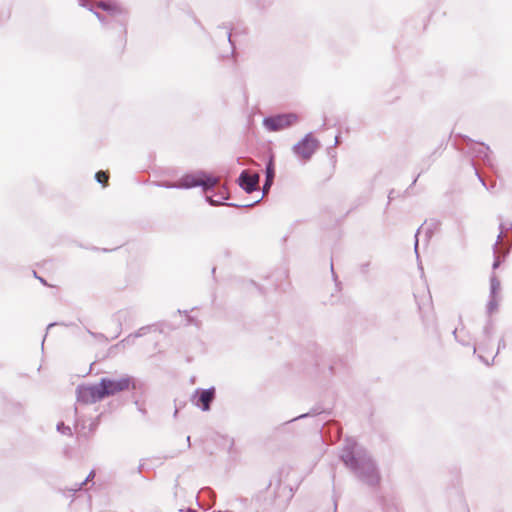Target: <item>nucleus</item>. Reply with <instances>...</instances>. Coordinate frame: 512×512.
<instances>
[{"mask_svg":"<svg viewBox=\"0 0 512 512\" xmlns=\"http://www.w3.org/2000/svg\"><path fill=\"white\" fill-rule=\"evenodd\" d=\"M339 457L355 477L365 485L375 488L380 484L381 475L370 453L352 438H346Z\"/></svg>","mask_w":512,"mask_h":512,"instance_id":"1","label":"nucleus"},{"mask_svg":"<svg viewBox=\"0 0 512 512\" xmlns=\"http://www.w3.org/2000/svg\"><path fill=\"white\" fill-rule=\"evenodd\" d=\"M459 139L460 141L455 140L454 145L458 150L470 156V163L474 170L478 169L475 163L476 160H480L485 166L494 169L491 158L492 152L488 145L483 142L474 141L468 136L459 135Z\"/></svg>","mask_w":512,"mask_h":512,"instance_id":"2","label":"nucleus"},{"mask_svg":"<svg viewBox=\"0 0 512 512\" xmlns=\"http://www.w3.org/2000/svg\"><path fill=\"white\" fill-rule=\"evenodd\" d=\"M218 184V178L208 174L203 170L195 173L184 174L176 183H164L161 186L165 188L190 189L201 187L204 193L214 191Z\"/></svg>","mask_w":512,"mask_h":512,"instance_id":"3","label":"nucleus"},{"mask_svg":"<svg viewBox=\"0 0 512 512\" xmlns=\"http://www.w3.org/2000/svg\"><path fill=\"white\" fill-rule=\"evenodd\" d=\"M104 399L114 396L117 393L126 391L130 388L136 389V384L133 378L129 375H124L119 379L109 377H102L99 381Z\"/></svg>","mask_w":512,"mask_h":512,"instance_id":"4","label":"nucleus"},{"mask_svg":"<svg viewBox=\"0 0 512 512\" xmlns=\"http://www.w3.org/2000/svg\"><path fill=\"white\" fill-rule=\"evenodd\" d=\"M286 488L281 485V481L278 479L273 485L272 482L268 484L265 491L257 496V501L260 503V507L263 510H272L283 506V502L280 500V490Z\"/></svg>","mask_w":512,"mask_h":512,"instance_id":"5","label":"nucleus"},{"mask_svg":"<svg viewBox=\"0 0 512 512\" xmlns=\"http://www.w3.org/2000/svg\"><path fill=\"white\" fill-rule=\"evenodd\" d=\"M320 146V141L309 132L299 142L293 145L292 151L302 160L309 161Z\"/></svg>","mask_w":512,"mask_h":512,"instance_id":"6","label":"nucleus"},{"mask_svg":"<svg viewBox=\"0 0 512 512\" xmlns=\"http://www.w3.org/2000/svg\"><path fill=\"white\" fill-rule=\"evenodd\" d=\"M298 115L296 113H282L267 116L263 119V126L271 132H277L285 128H289L298 122Z\"/></svg>","mask_w":512,"mask_h":512,"instance_id":"7","label":"nucleus"},{"mask_svg":"<svg viewBox=\"0 0 512 512\" xmlns=\"http://www.w3.org/2000/svg\"><path fill=\"white\" fill-rule=\"evenodd\" d=\"M76 398L79 403L94 404L104 399L100 384L78 385Z\"/></svg>","mask_w":512,"mask_h":512,"instance_id":"8","label":"nucleus"},{"mask_svg":"<svg viewBox=\"0 0 512 512\" xmlns=\"http://www.w3.org/2000/svg\"><path fill=\"white\" fill-rule=\"evenodd\" d=\"M215 397V387H210L207 389L198 388L195 390L192 396V402L199 409H201L204 412H207L211 409V404L214 401Z\"/></svg>","mask_w":512,"mask_h":512,"instance_id":"9","label":"nucleus"},{"mask_svg":"<svg viewBox=\"0 0 512 512\" xmlns=\"http://www.w3.org/2000/svg\"><path fill=\"white\" fill-rule=\"evenodd\" d=\"M259 179V174L243 170L237 179V183L246 193L251 194L258 189Z\"/></svg>","mask_w":512,"mask_h":512,"instance_id":"10","label":"nucleus"},{"mask_svg":"<svg viewBox=\"0 0 512 512\" xmlns=\"http://www.w3.org/2000/svg\"><path fill=\"white\" fill-rule=\"evenodd\" d=\"M213 195H208V193H205V200L211 205V206H218L222 204L223 200H227L229 198V193L226 189V187L222 186L219 187L217 191H213Z\"/></svg>","mask_w":512,"mask_h":512,"instance_id":"11","label":"nucleus"},{"mask_svg":"<svg viewBox=\"0 0 512 512\" xmlns=\"http://www.w3.org/2000/svg\"><path fill=\"white\" fill-rule=\"evenodd\" d=\"M438 225H439V222L436 220H431L430 222L425 221L424 224L417 229V231L415 233V243H414V249H415V253L417 255H418V243H419L418 235L420 234L421 230L425 229L426 237L430 238L433 234V231L435 229H437Z\"/></svg>","mask_w":512,"mask_h":512,"instance_id":"12","label":"nucleus"},{"mask_svg":"<svg viewBox=\"0 0 512 512\" xmlns=\"http://www.w3.org/2000/svg\"><path fill=\"white\" fill-rule=\"evenodd\" d=\"M274 177H275V166H274V161L273 159H270L267 163H266V167H265V183L263 185V194H266L272 184H273V181H274Z\"/></svg>","mask_w":512,"mask_h":512,"instance_id":"13","label":"nucleus"},{"mask_svg":"<svg viewBox=\"0 0 512 512\" xmlns=\"http://www.w3.org/2000/svg\"><path fill=\"white\" fill-rule=\"evenodd\" d=\"M97 7L102 9L103 11L109 13L111 16H117V15H121L123 12H122V9L116 4V2L114 1H99L97 3Z\"/></svg>","mask_w":512,"mask_h":512,"instance_id":"14","label":"nucleus"},{"mask_svg":"<svg viewBox=\"0 0 512 512\" xmlns=\"http://www.w3.org/2000/svg\"><path fill=\"white\" fill-rule=\"evenodd\" d=\"M504 224L503 223H500L499 225V234L497 236V239L495 241V243L493 244V253H494V261H493V264H492V268L495 270L497 269L501 263H502V259L501 257L497 254V251H498V246H499V243L503 237V233H504Z\"/></svg>","mask_w":512,"mask_h":512,"instance_id":"15","label":"nucleus"},{"mask_svg":"<svg viewBox=\"0 0 512 512\" xmlns=\"http://www.w3.org/2000/svg\"><path fill=\"white\" fill-rule=\"evenodd\" d=\"M493 330H494L493 322L489 318L487 320L486 325L483 328V334L485 337V341L479 344V346H478L479 350H484L486 348V346L488 345V342L492 339Z\"/></svg>","mask_w":512,"mask_h":512,"instance_id":"16","label":"nucleus"},{"mask_svg":"<svg viewBox=\"0 0 512 512\" xmlns=\"http://www.w3.org/2000/svg\"><path fill=\"white\" fill-rule=\"evenodd\" d=\"M78 4L79 6L87 8L89 11H91L102 24L108 23L107 18L103 14L94 10V6L89 0H78Z\"/></svg>","mask_w":512,"mask_h":512,"instance_id":"17","label":"nucleus"},{"mask_svg":"<svg viewBox=\"0 0 512 512\" xmlns=\"http://www.w3.org/2000/svg\"><path fill=\"white\" fill-rule=\"evenodd\" d=\"M320 413H321V411H320L318 408H312L309 412H307V413H303V414H301V415H299V416H297V417L292 418V419H291V420H289V421L284 422V423L279 427V429H280V428H284V427L288 426L289 424H291L292 422L297 421V420H299V419H305V418H308V417H313V416H316V415H318V414H320Z\"/></svg>","mask_w":512,"mask_h":512,"instance_id":"18","label":"nucleus"},{"mask_svg":"<svg viewBox=\"0 0 512 512\" xmlns=\"http://www.w3.org/2000/svg\"><path fill=\"white\" fill-rule=\"evenodd\" d=\"M501 288L500 280L496 277L495 274H492L490 277V293L489 296L497 297Z\"/></svg>","mask_w":512,"mask_h":512,"instance_id":"19","label":"nucleus"},{"mask_svg":"<svg viewBox=\"0 0 512 512\" xmlns=\"http://www.w3.org/2000/svg\"><path fill=\"white\" fill-rule=\"evenodd\" d=\"M475 175L477 176L478 180L480 181L483 187H485L490 192H494L497 186L496 181H492L490 185H487L485 178L482 177L478 169H475Z\"/></svg>","mask_w":512,"mask_h":512,"instance_id":"20","label":"nucleus"},{"mask_svg":"<svg viewBox=\"0 0 512 512\" xmlns=\"http://www.w3.org/2000/svg\"><path fill=\"white\" fill-rule=\"evenodd\" d=\"M498 309V299L497 297L489 296V300L486 306V311L488 316L493 314Z\"/></svg>","mask_w":512,"mask_h":512,"instance_id":"21","label":"nucleus"},{"mask_svg":"<svg viewBox=\"0 0 512 512\" xmlns=\"http://www.w3.org/2000/svg\"><path fill=\"white\" fill-rule=\"evenodd\" d=\"M108 179H109V174L106 171L100 170V171L95 173V180L98 183L102 184L103 186L107 185Z\"/></svg>","mask_w":512,"mask_h":512,"instance_id":"22","label":"nucleus"},{"mask_svg":"<svg viewBox=\"0 0 512 512\" xmlns=\"http://www.w3.org/2000/svg\"><path fill=\"white\" fill-rule=\"evenodd\" d=\"M59 433L67 436H72V430L69 426L65 425L64 422H59L56 426Z\"/></svg>","mask_w":512,"mask_h":512,"instance_id":"23","label":"nucleus"},{"mask_svg":"<svg viewBox=\"0 0 512 512\" xmlns=\"http://www.w3.org/2000/svg\"><path fill=\"white\" fill-rule=\"evenodd\" d=\"M153 327H154V325L142 326L136 332L133 333V336H137V338L142 337V336L146 335L147 333H149Z\"/></svg>","mask_w":512,"mask_h":512,"instance_id":"24","label":"nucleus"},{"mask_svg":"<svg viewBox=\"0 0 512 512\" xmlns=\"http://www.w3.org/2000/svg\"><path fill=\"white\" fill-rule=\"evenodd\" d=\"M137 338V336H133V333L129 334L127 337H125L124 339H122L120 341V345L122 346H131L135 343V339Z\"/></svg>","mask_w":512,"mask_h":512,"instance_id":"25","label":"nucleus"},{"mask_svg":"<svg viewBox=\"0 0 512 512\" xmlns=\"http://www.w3.org/2000/svg\"><path fill=\"white\" fill-rule=\"evenodd\" d=\"M95 476V472L91 471L89 475L86 477V479L81 482L80 484H77L75 488L70 489V492H76L82 488L83 485H85L90 479H92Z\"/></svg>","mask_w":512,"mask_h":512,"instance_id":"26","label":"nucleus"},{"mask_svg":"<svg viewBox=\"0 0 512 512\" xmlns=\"http://www.w3.org/2000/svg\"><path fill=\"white\" fill-rule=\"evenodd\" d=\"M261 199L259 200H256L255 202L253 203H249V204H236V203H225L226 206H229V207H236V208H250L254 205H256L257 203L260 202Z\"/></svg>","mask_w":512,"mask_h":512,"instance_id":"27","label":"nucleus"},{"mask_svg":"<svg viewBox=\"0 0 512 512\" xmlns=\"http://www.w3.org/2000/svg\"><path fill=\"white\" fill-rule=\"evenodd\" d=\"M219 28H225V29L228 30V32H227V39H228L230 45L232 46V48L234 49L235 46H234V43H233V41L231 39V28L228 25H225V24H223L222 26H219Z\"/></svg>","mask_w":512,"mask_h":512,"instance_id":"28","label":"nucleus"},{"mask_svg":"<svg viewBox=\"0 0 512 512\" xmlns=\"http://www.w3.org/2000/svg\"><path fill=\"white\" fill-rule=\"evenodd\" d=\"M369 267H370V262H365V263H362L359 267L360 269V272L362 274H367L369 272Z\"/></svg>","mask_w":512,"mask_h":512,"instance_id":"29","label":"nucleus"},{"mask_svg":"<svg viewBox=\"0 0 512 512\" xmlns=\"http://www.w3.org/2000/svg\"><path fill=\"white\" fill-rule=\"evenodd\" d=\"M330 269H331V274H332V277H333V279L335 281V284H336V286H338L340 284V282L338 281L337 275H336V273L334 271L333 261H331Z\"/></svg>","mask_w":512,"mask_h":512,"instance_id":"30","label":"nucleus"},{"mask_svg":"<svg viewBox=\"0 0 512 512\" xmlns=\"http://www.w3.org/2000/svg\"><path fill=\"white\" fill-rule=\"evenodd\" d=\"M506 347V343H505V340L504 338H501L498 342V347H497V352H496V355L499 353V351L501 349H504Z\"/></svg>","mask_w":512,"mask_h":512,"instance_id":"31","label":"nucleus"},{"mask_svg":"<svg viewBox=\"0 0 512 512\" xmlns=\"http://www.w3.org/2000/svg\"><path fill=\"white\" fill-rule=\"evenodd\" d=\"M452 333H453V336H454V338L456 339V341H458V342H459V343H461L462 345H468V343H466V342H464L463 340H461V339H459V338H458V335H457L458 330H457V328H455V329L453 330V332H452Z\"/></svg>","mask_w":512,"mask_h":512,"instance_id":"32","label":"nucleus"},{"mask_svg":"<svg viewBox=\"0 0 512 512\" xmlns=\"http://www.w3.org/2000/svg\"><path fill=\"white\" fill-rule=\"evenodd\" d=\"M394 197H395V190H394V189H391V190L389 191V193H388V200H389V201H388V204L390 203V201H391L392 199H394Z\"/></svg>","mask_w":512,"mask_h":512,"instance_id":"33","label":"nucleus"},{"mask_svg":"<svg viewBox=\"0 0 512 512\" xmlns=\"http://www.w3.org/2000/svg\"><path fill=\"white\" fill-rule=\"evenodd\" d=\"M478 358L483 362L485 363L486 365H489V361L481 354L478 355Z\"/></svg>","mask_w":512,"mask_h":512,"instance_id":"34","label":"nucleus"},{"mask_svg":"<svg viewBox=\"0 0 512 512\" xmlns=\"http://www.w3.org/2000/svg\"><path fill=\"white\" fill-rule=\"evenodd\" d=\"M33 274H34V276H35L36 278H38V279L40 280V282H41L42 284L47 285L46 280H45V279H43V278H41V277H38L35 271H33Z\"/></svg>","mask_w":512,"mask_h":512,"instance_id":"35","label":"nucleus"},{"mask_svg":"<svg viewBox=\"0 0 512 512\" xmlns=\"http://www.w3.org/2000/svg\"><path fill=\"white\" fill-rule=\"evenodd\" d=\"M127 313H128V311H119V312H118V318H119V321L121 320L122 316H123L124 314H127Z\"/></svg>","mask_w":512,"mask_h":512,"instance_id":"36","label":"nucleus"},{"mask_svg":"<svg viewBox=\"0 0 512 512\" xmlns=\"http://www.w3.org/2000/svg\"><path fill=\"white\" fill-rule=\"evenodd\" d=\"M143 466L144 464L143 463H140L139 466L137 467V472L138 473H141L142 469H143Z\"/></svg>","mask_w":512,"mask_h":512,"instance_id":"37","label":"nucleus"},{"mask_svg":"<svg viewBox=\"0 0 512 512\" xmlns=\"http://www.w3.org/2000/svg\"><path fill=\"white\" fill-rule=\"evenodd\" d=\"M186 443H187V448H190V446H191L190 436L186 437Z\"/></svg>","mask_w":512,"mask_h":512,"instance_id":"38","label":"nucleus"},{"mask_svg":"<svg viewBox=\"0 0 512 512\" xmlns=\"http://www.w3.org/2000/svg\"><path fill=\"white\" fill-rule=\"evenodd\" d=\"M420 174H421V173H419V174L415 177V179L413 180V182H412L411 186H413V185L417 182V180H418V178H419Z\"/></svg>","mask_w":512,"mask_h":512,"instance_id":"39","label":"nucleus"},{"mask_svg":"<svg viewBox=\"0 0 512 512\" xmlns=\"http://www.w3.org/2000/svg\"><path fill=\"white\" fill-rule=\"evenodd\" d=\"M57 323H50L48 326H47V329H50L51 327L55 326Z\"/></svg>","mask_w":512,"mask_h":512,"instance_id":"40","label":"nucleus"},{"mask_svg":"<svg viewBox=\"0 0 512 512\" xmlns=\"http://www.w3.org/2000/svg\"><path fill=\"white\" fill-rule=\"evenodd\" d=\"M95 427H96V424H95V423H91V425H90V430L95 429Z\"/></svg>","mask_w":512,"mask_h":512,"instance_id":"41","label":"nucleus"},{"mask_svg":"<svg viewBox=\"0 0 512 512\" xmlns=\"http://www.w3.org/2000/svg\"><path fill=\"white\" fill-rule=\"evenodd\" d=\"M139 411H140L142 414H146V410H145V409L139 408Z\"/></svg>","mask_w":512,"mask_h":512,"instance_id":"42","label":"nucleus"},{"mask_svg":"<svg viewBox=\"0 0 512 512\" xmlns=\"http://www.w3.org/2000/svg\"><path fill=\"white\" fill-rule=\"evenodd\" d=\"M476 351H477V347H476V345H474L473 346V352L476 353Z\"/></svg>","mask_w":512,"mask_h":512,"instance_id":"43","label":"nucleus"},{"mask_svg":"<svg viewBox=\"0 0 512 512\" xmlns=\"http://www.w3.org/2000/svg\"><path fill=\"white\" fill-rule=\"evenodd\" d=\"M338 138H339V137H338V136H336V138H335V145H337V144H338Z\"/></svg>","mask_w":512,"mask_h":512,"instance_id":"44","label":"nucleus"},{"mask_svg":"<svg viewBox=\"0 0 512 512\" xmlns=\"http://www.w3.org/2000/svg\"><path fill=\"white\" fill-rule=\"evenodd\" d=\"M177 414H178V409L176 408L174 411V416H176Z\"/></svg>","mask_w":512,"mask_h":512,"instance_id":"45","label":"nucleus"},{"mask_svg":"<svg viewBox=\"0 0 512 512\" xmlns=\"http://www.w3.org/2000/svg\"><path fill=\"white\" fill-rule=\"evenodd\" d=\"M336 509H337V504L336 502L334 503V512H336Z\"/></svg>","mask_w":512,"mask_h":512,"instance_id":"46","label":"nucleus"},{"mask_svg":"<svg viewBox=\"0 0 512 512\" xmlns=\"http://www.w3.org/2000/svg\"><path fill=\"white\" fill-rule=\"evenodd\" d=\"M187 512H195V510H193V509L189 508V509L187 510Z\"/></svg>","mask_w":512,"mask_h":512,"instance_id":"47","label":"nucleus"},{"mask_svg":"<svg viewBox=\"0 0 512 512\" xmlns=\"http://www.w3.org/2000/svg\"><path fill=\"white\" fill-rule=\"evenodd\" d=\"M45 338H46V336H44V338L42 339V346L44 345Z\"/></svg>","mask_w":512,"mask_h":512,"instance_id":"48","label":"nucleus"},{"mask_svg":"<svg viewBox=\"0 0 512 512\" xmlns=\"http://www.w3.org/2000/svg\"><path fill=\"white\" fill-rule=\"evenodd\" d=\"M509 229L512 231V224L510 225Z\"/></svg>","mask_w":512,"mask_h":512,"instance_id":"49","label":"nucleus"}]
</instances>
